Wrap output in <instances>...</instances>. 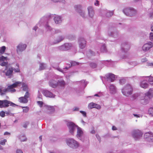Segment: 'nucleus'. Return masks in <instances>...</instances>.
<instances>
[{
	"mask_svg": "<svg viewBox=\"0 0 153 153\" xmlns=\"http://www.w3.org/2000/svg\"><path fill=\"white\" fill-rule=\"evenodd\" d=\"M67 125L69 129L70 132L71 134L73 133L74 131L77 128V135L80 137L82 134L83 132L81 129L75 125L72 122H68Z\"/></svg>",
	"mask_w": 153,
	"mask_h": 153,
	"instance_id": "obj_1",
	"label": "nucleus"
},
{
	"mask_svg": "<svg viewBox=\"0 0 153 153\" xmlns=\"http://www.w3.org/2000/svg\"><path fill=\"white\" fill-rule=\"evenodd\" d=\"M122 91L124 95L127 96L132 94L133 88L130 85L127 84L122 89Z\"/></svg>",
	"mask_w": 153,
	"mask_h": 153,
	"instance_id": "obj_2",
	"label": "nucleus"
},
{
	"mask_svg": "<svg viewBox=\"0 0 153 153\" xmlns=\"http://www.w3.org/2000/svg\"><path fill=\"white\" fill-rule=\"evenodd\" d=\"M30 96V94L28 91H26L24 97H19L18 100L20 103H26L28 102V98Z\"/></svg>",
	"mask_w": 153,
	"mask_h": 153,
	"instance_id": "obj_3",
	"label": "nucleus"
},
{
	"mask_svg": "<svg viewBox=\"0 0 153 153\" xmlns=\"http://www.w3.org/2000/svg\"><path fill=\"white\" fill-rule=\"evenodd\" d=\"M123 13L126 15L132 16L136 13V11L133 8H126L123 10Z\"/></svg>",
	"mask_w": 153,
	"mask_h": 153,
	"instance_id": "obj_4",
	"label": "nucleus"
},
{
	"mask_svg": "<svg viewBox=\"0 0 153 153\" xmlns=\"http://www.w3.org/2000/svg\"><path fill=\"white\" fill-rule=\"evenodd\" d=\"M20 82H16L12 85L8 86L6 89L7 90V92H13L16 91V90L14 88L16 87L18 85Z\"/></svg>",
	"mask_w": 153,
	"mask_h": 153,
	"instance_id": "obj_5",
	"label": "nucleus"
},
{
	"mask_svg": "<svg viewBox=\"0 0 153 153\" xmlns=\"http://www.w3.org/2000/svg\"><path fill=\"white\" fill-rule=\"evenodd\" d=\"M17 68H10L6 72V75L7 76H10L11 74L13 72V71H14L15 72H18L20 71V69L19 65L17 64L16 65Z\"/></svg>",
	"mask_w": 153,
	"mask_h": 153,
	"instance_id": "obj_6",
	"label": "nucleus"
},
{
	"mask_svg": "<svg viewBox=\"0 0 153 153\" xmlns=\"http://www.w3.org/2000/svg\"><path fill=\"white\" fill-rule=\"evenodd\" d=\"M142 135V132L139 130H134L133 132V136L135 139L140 138Z\"/></svg>",
	"mask_w": 153,
	"mask_h": 153,
	"instance_id": "obj_7",
	"label": "nucleus"
},
{
	"mask_svg": "<svg viewBox=\"0 0 153 153\" xmlns=\"http://www.w3.org/2000/svg\"><path fill=\"white\" fill-rule=\"evenodd\" d=\"M2 108H6L9 105L13 106L14 104L7 100H2Z\"/></svg>",
	"mask_w": 153,
	"mask_h": 153,
	"instance_id": "obj_8",
	"label": "nucleus"
},
{
	"mask_svg": "<svg viewBox=\"0 0 153 153\" xmlns=\"http://www.w3.org/2000/svg\"><path fill=\"white\" fill-rule=\"evenodd\" d=\"M67 144L69 146L73 147L74 146L75 147L78 146L79 145L77 142L73 139H69L67 140Z\"/></svg>",
	"mask_w": 153,
	"mask_h": 153,
	"instance_id": "obj_9",
	"label": "nucleus"
},
{
	"mask_svg": "<svg viewBox=\"0 0 153 153\" xmlns=\"http://www.w3.org/2000/svg\"><path fill=\"white\" fill-rule=\"evenodd\" d=\"M153 47V44L151 42H149L145 44L142 47L143 50L145 51H148Z\"/></svg>",
	"mask_w": 153,
	"mask_h": 153,
	"instance_id": "obj_10",
	"label": "nucleus"
},
{
	"mask_svg": "<svg viewBox=\"0 0 153 153\" xmlns=\"http://www.w3.org/2000/svg\"><path fill=\"white\" fill-rule=\"evenodd\" d=\"M27 47L25 44L20 43L17 47L16 51L17 53L21 52L24 51Z\"/></svg>",
	"mask_w": 153,
	"mask_h": 153,
	"instance_id": "obj_11",
	"label": "nucleus"
},
{
	"mask_svg": "<svg viewBox=\"0 0 153 153\" xmlns=\"http://www.w3.org/2000/svg\"><path fill=\"white\" fill-rule=\"evenodd\" d=\"M43 94L47 97L53 98L55 97L52 93L48 90H44L42 92Z\"/></svg>",
	"mask_w": 153,
	"mask_h": 153,
	"instance_id": "obj_12",
	"label": "nucleus"
},
{
	"mask_svg": "<svg viewBox=\"0 0 153 153\" xmlns=\"http://www.w3.org/2000/svg\"><path fill=\"white\" fill-rule=\"evenodd\" d=\"M101 108V106L100 105L93 102L90 103L88 105V108L90 109L94 108L100 109Z\"/></svg>",
	"mask_w": 153,
	"mask_h": 153,
	"instance_id": "obj_13",
	"label": "nucleus"
},
{
	"mask_svg": "<svg viewBox=\"0 0 153 153\" xmlns=\"http://www.w3.org/2000/svg\"><path fill=\"white\" fill-rule=\"evenodd\" d=\"M144 137L146 138H149V140L151 141H153V133L151 132L145 133L144 135Z\"/></svg>",
	"mask_w": 153,
	"mask_h": 153,
	"instance_id": "obj_14",
	"label": "nucleus"
},
{
	"mask_svg": "<svg viewBox=\"0 0 153 153\" xmlns=\"http://www.w3.org/2000/svg\"><path fill=\"white\" fill-rule=\"evenodd\" d=\"M79 47L81 49L84 48L86 45V41L83 39L82 38L80 39L79 40Z\"/></svg>",
	"mask_w": 153,
	"mask_h": 153,
	"instance_id": "obj_15",
	"label": "nucleus"
},
{
	"mask_svg": "<svg viewBox=\"0 0 153 153\" xmlns=\"http://www.w3.org/2000/svg\"><path fill=\"white\" fill-rule=\"evenodd\" d=\"M49 84L50 86L53 88H56L58 85V82L53 79L49 81Z\"/></svg>",
	"mask_w": 153,
	"mask_h": 153,
	"instance_id": "obj_16",
	"label": "nucleus"
},
{
	"mask_svg": "<svg viewBox=\"0 0 153 153\" xmlns=\"http://www.w3.org/2000/svg\"><path fill=\"white\" fill-rule=\"evenodd\" d=\"M108 80L110 81L111 82H113L115 79V76L114 75L112 74H109L106 76Z\"/></svg>",
	"mask_w": 153,
	"mask_h": 153,
	"instance_id": "obj_17",
	"label": "nucleus"
},
{
	"mask_svg": "<svg viewBox=\"0 0 153 153\" xmlns=\"http://www.w3.org/2000/svg\"><path fill=\"white\" fill-rule=\"evenodd\" d=\"M145 97H147L149 99L153 97V90L152 89H149V91L145 94Z\"/></svg>",
	"mask_w": 153,
	"mask_h": 153,
	"instance_id": "obj_18",
	"label": "nucleus"
},
{
	"mask_svg": "<svg viewBox=\"0 0 153 153\" xmlns=\"http://www.w3.org/2000/svg\"><path fill=\"white\" fill-rule=\"evenodd\" d=\"M88 9L89 16L91 17H92L94 14L92 7H88Z\"/></svg>",
	"mask_w": 153,
	"mask_h": 153,
	"instance_id": "obj_19",
	"label": "nucleus"
},
{
	"mask_svg": "<svg viewBox=\"0 0 153 153\" xmlns=\"http://www.w3.org/2000/svg\"><path fill=\"white\" fill-rule=\"evenodd\" d=\"M148 85L146 81H142L140 84V86L142 88H146L148 87Z\"/></svg>",
	"mask_w": 153,
	"mask_h": 153,
	"instance_id": "obj_20",
	"label": "nucleus"
},
{
	"mask_svg": "<svg viewBox=\"0 0 153 153\" xmlns=\"http://www.w3.org/2000/svg\"><path fill=\"white\" fill-rule=\"evenodd\" d=\"M7 92V90L6 88L4 89L3 88H0V95L1 96L5 95Z\"/></svg>",
	"mask_w": 153,
	"mask_h": 153,
	"instance_id": "obj_21",
	"label": "nucleus"
},
{
	"mask_svg": "<svg viewBox=\"0 0 153 153\" xmlns=\"http://www.w3.org/2000/svg\"><path fill=\"white\" fill-rule=\"evenodd\" d=\"M54 20L55 23L57 24L60 23L61 22V18L59 16H55L54 18Z\"/></svg>",
	"mask_w": 153,
	"mask_h": 153,
	"instance_id": "obj_22",
	"label": "nucleus"
},
{
	"mask_svg": "<svg viewBox=\"0 0 153 153\" xmlns=\"http://www.w3.org/2000/svg\"><path fill=\"white\" fill-rule=\"evenodd\" d=\"M110 90L112 94L114 93L116 91L115 88L114 86L113 85H111L109 87Z\"/></svg>",
	"mask_w": 153,
	"mask_h": 153,
	"instance_id": "obj_23",
	"label": "nucleus"
},
{
	"mask_svg": "<svg viewBox=\"0 0 153 153\" xmlns=\"http://www.w3.org/2000/svg\"><path fill=\"white\" fill-rule=\"evenodd\" d=\"M58 85L61 86H64L65 85V81L63 80H59L58 82Z\"/></svg>",
	"mask_w": 153,
	"mask_h": 153,
	"instance_id": "obj_24",
	"label": "nucleus"
},
{
	"mask_svg": "<svg viewBox=\"0 0 153 153\" xmlns=\"http://www.w3.org/2000/svg\"><path fill=\"white\" fill-rule=\"evenodd\" d=\"M71 47V45L70 44H65L64 45L62 46L63 47L65 48V50H68Z\"/></svg>",
	"mask_w": 153,
	"mask_h": 153,
	"instance_id": "obj_25",
	"label": "nucleus"
},
{
	"mask_svg": "<svg viewBox=\"0 0 153 153\" xmlns=\"http://www.w3.org/2000/svg\"><path fill=\"white\" fill-rule=\"evenodd\" d=\"M22 108L23 109V112L24 113H27L29 110V108L27 106L24 107L22 106Z\"/></svg>",
	"mask_w": 153,
	"mask_h": 153,
	"instance_id": "obj_26",
	"label": "nucleus"
},
{
	"mask_svg": "<svg viewBox=\"0 0 153 153\" xmlns=\"http://www.w3.org/2000/svg\"><path fill=\"white\" fill-rule=\"evenodd\" d=\"M6 50V47L5 46H3L0 48V53L1 54H3Z\"/></svg>",
	"mask_w": 153,
	"mask_h": 153,
	"instance_id": "obj_27",
	"label": "nucleus"
},
{
	"mask_svg": "<svg viewBox=\"0 0 153 153\" xmlns=\"http://www.w3.org/2000/svg\"><path fill=\"white\" fill-rule=\"evenodd\" d=\"M19 139L21 141H25L27 140V138L25 135H20L19 137Z\"/></svg>",
	"mask_w": 153,
	"mask_h": 153,
	"instance_id": "obj_28",
	"label": "nucleus"
},
{
	"mask_svg": "<svg viewBox=\"0 0 153 153\" xmlns=\"http://www.w3.org/2000/svg\"><path fill=\"white\" fill-rule=\"evenodd\" d=\"M7 57H4L3 56H2L0 57V62L3 61H7Z\"/></svg>",
	"mask_w": 153,
	"mask_h": 153,
	"instance_id": "obj_29",
	"label": "nucleus"
},
{
	"mask_svg": "<svg viewBox=\"0 0 153 153\" xmlns=\"http://www.w3.org/2000/svg\"><path fill=\"white\" fill-rule=\"evenodd\" d=\"M148 113L149 114L153 116V108H150L149 109Z\"/></svg>",
	"mask_w": 153,
	"mask_h": 153,
	"instance_id": "obj_30",
	"label": "nucleus"
},
{
	"mask_svg": "<svg viewBox=\"0 0 153 153\" xmlns=\"http://www.w3.org/2000/svg\"><path fill=\"white\" fill-rule=\"evenodd\" d=\"M113 14V11H110L107 12L106 14V16L107 17H110Z\"/></svg>",
	"mask_w": 153,
	"mask_h": 153,
	"instance_id": "obj_31",
	"label": "nucleus"
},
{
	"mask_svg": "<svg viewBox=\"0 0 153 153\" xmlns=\"http://www.w3.org/2000/svg\"><path fill=\"white\" fill-rule=\"evenodd\" d=\"M48 109L51 111H54L55 109L53 106H48L47 107Z\"/></svg>",
	"mask_w": 153,
	"mask_h": 153,
	"instance_id": "obj_32",
	"label": "nucleus"
},
{
	"mask_svg": "<svg viewBox=\"0 0 153 153\" xmlns=\"http://www.w3.org/2000/svg\"><path fill=\"white\" fill-rule=\"evenodd\" d=\"M7 142L6 139H4L0 141V144L2 145H4L5 144V143Z\"/></svg>",
	"mask_w": 153,
	"mask_h": 153,
	"instance_id": "obj_33",
	"label": "nucleus"
},
{
	"mask_svg": "<svg viewBox=\"0 0 153 153\" xmlns=\"http://www.w3.org/2000/svg\"><path fill=\"white\" fill-rule=\"evenodd\" d=\"M90 66L93 68H95L97 67V65L96 63H91L90 64Z\"/></svg>",
	"mask_w": 153,
	"mask_h": 153,
	"instance_id": "obj_34",
	"label": "nucleus"
},
{
	"mask_svg": "<svg viewBox=\"0 0 153 153\" xmlns=\"http://www.w3.org/2000/svg\"><path fill=\"white\" fill-rule=\"evenodd\" d=\"M149 81L150 84L153 85V77H149Z\"/></svg>",
	"mask_w": 153,
	"mask_h": 153,
	"instance_id": "obj_35",
	"label": "nucleus"
},
{
	"mask_svg": "<svg viewBox=\"0 0 153 153\" xmlns=\"http://www.w3.org/2000/svg\"><path fill=\"white\" fill-rule=\"evenodd\" d=\"M59 39H57V40L56 42H55V43H56L58 42H61V41H62L63 39V38L61 36L59 37Z\"/></svg>",
	"mask_w": 153,
	"mask_h": 153,
	"instance_id": "obj_36",
	"label": "nucleus"
},
{
	"mask_svg": "<svg viewBox=\"0 0 153 153\" xmlns=\"http://www.w3.org/2000/svg\"><path fill=\"white\" fill-rule=\"evenodd\" d=\"M0 116L2 117H4L5 116V113L3 111H2L0 112Z\"/></svg>",
	"mask_w": 153,
	"mask_h": 153,
	"instance_id": "obj_37",
	"label": "nucleus"
},
{
	"mask_svg": "<svg viewBox=\"0 0 153 153\" xmlns=\"http://www.w3.org/2000/svg\"><path fill=\"white\" fill-rule=\"evenodd\" d=\"M8 62H3L1 64V65L2 66H7V65Z\"/></svg>",
	"mask_w": 153,
	"mask_h": 153,
	"instance_id": "obj_38",
	"label": "nucleus"
},
{
	"mask_svg": "<svg viewBox=\"0 0 153 153\" xmlns=\"http://www.w3.org/2000/svg\"><path fill=\"white\" fill-rule=\"evenodd\" d=\"M45 67L44 65L43 64H40L39 66V69L40 70H42L44 69Z\"/></svg>",
	"mask_w": 153,
	"mask_h": 153,
	"instance_id": "obj_39",
	"label": "nucleus"
},
{
	"mask_svg": "<svg viewBox=\"0 0 153 153\" xmlns=\"http://www.w3.org/2000/svg\"><path fill=\"white\" fill-rule=\"evenodd\" d=\"M37 103L40 107H42V106L43 104V102H42L41 101H38L37 102Z\"/></svg>",
	"mask_w": 153,
	"mask_h": 153,
	"instance_id": "obj_40",
	"label": "nucleus"
},
{
	"mask_svg": "<svg viewBox=\"0 0 153 153\" xmlns=\"http://www.w3.org/2000/svg\"><path fill=\"white\" fill-rule=\"evenodd\" d=\"M149 39L151 41L153 40V32L151 33H150L149 36Z\"/></svg>",
	"mask_w": 153,
	"mask_h": 153,
	"instance_id": "obj_41",
	"label": "nucleus"
},
{
	"mask_svg": "<svg viewBox=\"0 0 153 153\" xmlns=\"http://www.w3.org/2000/svg\"><path fill=\"white\" fill-rule=\"evenodd\" d=\"M29 124V123L28 122H26L23 125V127L25 128H27V125H28Z\"/></svg>",
	"mask_w": 153,
	"mask_h": 153,
	"instance_id": "obj_42",
	"label": "nucleus"
},
{
	"mask_svg": "<svg viewBox=\"0 0 153 153\" xmlns=\"http://www.w3.org/2000/svg\"><path fill=\"white\" fill-rule=\"evenodd\" d=\"M80 112L82 114L84 117H86V113L85 111H80Z\"/></svg>",
	"mask_w": 153,
	"mask_h": 153,
	"instance_id": "obj_43",
	"label": "nucleus"
},
{
	"mask_svg": "<svg viewBox=\"0 0 153 153\" xmlns=\"http://www.w3.org/2000/svg\"><path fill=\"white\" fill-rule=\"evenodd\" d=\"M23 90L24 91H28V88L27 86L25 85L23 87Z\"/></svg>",
	"mask_w": 153,
	"mask_h": 153,
	"instance_id": "obj_44",
	"label": "nucleus"
},
{
	"mask_svg": "<svg viewBox=\"0 0 153 153\" xmlns=\"http://www.w3.org/2000/svg\"><path fill=\"white\" fill-rule=\"evenodd\" d=\"M120 83L121 84H123L125 82V80L124 79H121L120 80Z\"/></svg>",
	"mask_w": 153,
	"mask_h": 153,
	"instance_id": "obj_45",
	"label": "nucleus"
},
{
	"mask_svg": "<svg viewBox=\"0 0 153 153\" xmlns=\"http://www.w3.org/2000/svg\"><path fill=\"white\" fill-rule=\"evenodd\" d=\"M147 61V59L146 58H143L141 59V61L143 62H145Z\"/></svg>",
	"mask_w": 153,
	"mask_h": 153,
	"instance_id": "obj_46",
	"label": "nucleus"
},
{
	"mask_svg": "<svg viewBox=\"0 0 153 153\" xmlns=\"http://www.w3.org/2000/svg\"><path fill=\"white\" fill-rule=\"evenodd\" d=\"M16 153H23L22 152L21 150L18 149L16 151Z\"/></svg>",
	"mask_w": 153,
	"mask_h": 153,
	"instance_id": "obj_47",
	"label": "nucleus"
},
{
	"mask_svg": "<svg viewBox=\"0 0 153 153\" xmlns=\"http://www.w3.org/2000/svg\"><path fill=\"white\" fill-rule=\"evenodd\" d=\"M94 4L96 6H98L99 5V1L97 0L96 1V2L94 3Z\"/></svg>",
	"mask_w": 153,
	"mask_h": 153,
	"instance_id": "obj_48",
	"label": "nucleus"
},
{
	"mask_svg": "<svg viewBox=\"0 0 153 153\" xmlns=\"http://www.w3.org/2000/svg\"><path fill=\"white\" fill-rule=\"evenodd\" d=\"M52 1L54 2H58L62 1H63V0H52Z\"/></svg>",
	"mask_w": 153,
	"mask_h": 153,
	"instance_id": "obj_49",
	"label": "nucleus"
},
{
	"mask_svg": "<svg viewBox=\"0 0 153 153\" xmlns=\"http://www.w3.org/2000/svg\"><path fill=\"white\" fill-rule=\"evenodd\" d=\"M77 64V63L76 62H72L71 63V65H74Z\"/></svg>",
	"mask_w": 153,
	"mask_h": 153,
	"instance_id": "obj_50",
	"label": "nucleus"
},
{
	"mask_svg": "<svg viewBox=\"0 0 153 153\" xmlns=\"http://www.w3.org/2000/svg\"><path fill=\"white\" fill-rule=\"evenodd\" d=\"M10 133L6 131L4 133V135H10Z\"/></svg>",
	"mask_w": 153,
	"mask_h": 153,
	"instance_id": "obj_51",
	"label": "nucleus"
},
{
	"mask_svg": "<svg viewBox=\"0 0 153 153\" xmlns=\"http://www.w3.org/2000/svg\"><path fill=\"white\" fill-rule=\"evenodd\" d=\"M112 129L114 130H117V129L116 127L114 126H113L112 127Z\"/></svg>",
	"mask_w": 153,
	"mask_h": 153,
	"instance_id": "obj_52",
	"label": "nucleus"
},
{
	"mask_svg": "<svg viewBox=\"0 0 153 153\" xmlns=\"http://www.w3.org/2000/svg\"><path fill=\"white\" fill-rule=\"evenodd\" d=\"M2 100H0V108H2Z\"/></svg>",
	"mask_w": 153,
	"mask_h": 153,
	"instance_id": "obj_53",
	"label": "nucleus"
},
{
	"mask_svg": "<svg viewBox=\"0 0 153 153\" xmlns=\"http://www.w3.org/2000/svg\"><path fill=\"white\" fill-rule=\"evenodd\" d=\"M60 31L59 30H57L55 31V33H57L60 32Z\"/></svg>",
	"mask_w": 153,
	"mask_h": 153,
	"instance_id": "obj_54",
	"label": "nucleus"
},
{
	"mask_svg": "<svg viewBox=\"0 0 153 153\" xmlns=\"http://www.w3.org/2000/svg\"><path fill=\"white\" fill-rule=\"evenodd\" d=\"M80 14L82 16L84 17L83 16L84 15V13H83L81 12Z\"/></svg>",
	"mask_w": 153,
	"mask_h": 153,
	"instance_id": "obj_55",
	"label": "nucleus"
},
{
	"mask_svg": "<svg viewBox=\"0 0 153 153\" xmlns=\"http://www.w3.org/2000/svg\"><path fill=\"white\" fill-rule=\"evenodd\" d=\"M91 133H92V134H94L95 133V131H94V130H92L91 132Z\"/></svg>",
	"mask_w": 153,
	"mask_h": 153,
	"instance_id": "obj_56",
	"label": "nucleus"
},
{
	"mask_svg": "<svg viewBox=\"0 0 153 153\" xmlns=\"http://www.w3.org/2000/svg\"><path fill=\"white\" fill-rule=\"evenodd\" d=\"M39 139L41 141L42 140V136H40L39 137Z\"/></svg>",
	"mask_w": 153,
	"mask_h": 153,
	"instance_id": "obj_57",
	"label": "nucleus"
},
{
	"mask_svg": "<svg viewBox=\"0 0 153 153\" xmlns=\"http://www.w3.org/2000/svg\"><path fill=\"white\" fill-rule=\"evenodd\" d=\"M152 16H153V13H152V14H150V17L151 18H152V17H153Z\"/></svg>",
	"mask_w": 153,
	"mask_h": 153,
	"instance_id": "obj_58",
	"label": "nucleus"
},
{
	"mask_svg": "<svg viewBox=\"0 0 153 153\" xmlns=\"http://www.w3.org/2000/svg\"><path fill=\"white\" fill-rule=\"evenodd\" d=\"M37 27H34V29L36 31V30L37 29Z\"/></svg>",
	"mask_w": 153,
	"mask_h": 153,
	"instance_id": "obj_59",
	"label": "nucleus"
},
{
	"mask_svg": "<svg viewBox=\"0 0 153 153\" xmlns=\"http://www.w3.org/2000/svg\"><path fill=\"white\" fill-rule=\"evenodd\" d=\"M134 115L135 116V117H139V116H138L137 115V114H134Z\"/></svg>",
	"mask_w": 153,
	"mask_h": 153,
	"instance_id": "obj_60",
	"label": "nucleus"
},
{
	"mask_svg": "<svg viewBox=\"0 0 153 153\" xmlns=\"http://www.w3.org/2000/svg\"><path fill=\"white\" fill-rule=\"evenodd\" d=\"M149 65H153V63H150L149 64Z\"/></svg>",
	"mask_w": 153,
	"mask_h": 153,
	"instance_id": "obj_61",
	"label": "nucleus"
},
{
	"mask_svg": "<svg viewBox=\"0 0 153 153\" xmlns=\"http://www.w3.org/2000/svg\"><path fill=\"white\" fill-rule=\"evenodd\" d=\"M79 109L78 108H75V110H74V111H76V110H78Z\"/></svg>",
	"mask_w": 153,
	"mask_h": 153,
	"instance_id": "obj_62",
	"label": "nucleus"
},
{
	"mask_svg": "<svg viewBox=\"0 0 153 153\" xmlns=\"http://www.w3.org/2000/svg\"><path fill=\"white\" fill-rule=\"evenodd\" d=\"M151 30L152 31H153V26H152V27H151Z\"/></svg>",
	"mask_w": 153,
	"mask_h": 153,
	"instance_id": "obj_63",
	"label": "nucleus"
},
{
	"mask_svg": "<svg viewBox=\"0 0 153 153\" xmlns=\"http://www.w3.org/2000/svg\"><path fill=\"white\" fill-rule=\"evenodd\" d=\"M94 96H99L97 94H95Z\"/></svg>",
	"mask_w": 153,
	"mask_h": 153,
	"instance_id": "obj_64",
	"label": "nucleus"
}]
</instances>
